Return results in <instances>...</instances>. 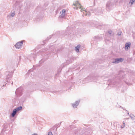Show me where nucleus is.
I'll use <instances>...</instances> for the list:
<instances>
[{
	"instance_id": "20e7f679",
	"label": "nucleus",
	"mask_w": 135,
	"mask_h": 135,
	"mask_svg": "<svg viewBox=\"0 0 135 135\" xmlns=\"http://www.w3.org/2000/svg\"><path fill=\"white\" fill-rule=\"evenodd\" d=\"M65 10L64 9L62 10V12H60L61 14L59 16V17L61 18H64L65 15Z\"/></svg>"
},
{
	"instance_id": "f257e3e1",
	"label": "nucleus",
	"mask_w": 135,
	"mask_h": 135,
	"mask_svg": "<svg viewBox=\"0 0 135 135\" xmlns=\"http://www.w3.org/2000/svg\"><path fill=\"white\" fill-rule=\"evenodd\" d=\"M112 4L110 1H108L106 4V9L107 10L109 11H110L112 7Z\"/></svg>"
},
{
	"instance_id": "0eeeda50",
	"label": "nucleus",
	"mask_w": 135,
	"mask_h": 135,
	"mask_svg": "<svg viewBox=\"0 0 135 135\" xmlns=\"http://www.w3.org/2000/svg\"><path fill=\"white\" fill-rule=\"evenodd\" d=\"M80 45H79L75 47V50L76 52H78L79 51V49L80 48Z\"/></svg>"
},
{
	"instance_id": "f3484780",
	"label": "nucleus",
	"mask_w": 135,
	"mask_h": 135,
	"mask_svg": "<svg viewBox=\"0 0 135 135\" xmlns=\"http://www.w3.org/2000/svg\"><path fill=\"white\" fill-rule=\"evenodd\" d=\"M122 33V32H119V33H120V34H121V33Z\"/></svg>"
},
{
	"instance_id": "f03ea898",
	"label": "nucleus",
	"mask_w": 135,
	"mask_h": 135,
	"mask_svg": "<svg viewBox=\"0 0 135 135\" xmlns=\"http://www.w3.org/2000/svg\"><path fill=\"white\" fill-rule=\"evenodd\" d=\"M23 41H21L17 42L15 45V46L16 48L17 49H19L22 46V45Z\"/></svg>"
},
{
	"instance_id": "2eb2a0df",
	"label": "nucleus",
	"mask_w": 135,
	"mask_h": 135,
	"mask_svg": "<svg viewBox=\"0 0 135 135\" xmlns=\"http://www.w3.org/2000/svg\"><path fill=\"white\" fill-rule=\"evenodd\" d=\"M48 135H53L52 133L51 132L48 133Z\"/></svg>"
},
{
	"instance_id": "f8f14e48",
	"label": "nucleus",
	"mask_w": 135,
	"mask_h": 135,
	"mask_svg": "<svg viewBox=\"0 0 135 135\" xmlns=\"http://www.w3.org/2000/svg\"><path fill=\"white\" fill-rule=\"evenodd\" d=\"M130 116L131 118H132L133 119V117H134V116L132 114H131Z\"/></svg>"
},
{
	"instance_id": "aec40b11",
	"label": "nucleus",
	"mask_w": 135,
	"mask_h": 135,
	"mask_svg": "<svg viewBox=\"0 0 135 135\" xmlns=\"http://www.w3.org/2000/svg\"><path fill=\"white\" fill-rule=\"evenodd\" d=\"M88 15L89 16V15Z\"/></svg>"
},
{
	"instance_id": "a211bd4d",
	"label": "nucleus",
	"mask_w": 135,
	"mask_h": 135,
	"mask_svg": "<svg viewBox=\"0 0 135 135\" xmlns=\"http://www.w3.org/2000/svg\"><path fill=\"white\" fill-rule=\"evenodd\" d=\"M32 135H37V134H32Z\"/></svg>"
},
{
	"instance_id": "7ed1b4c3",
	"label": "nucleus",
	"mask_w": 135,
	"mask_h": 135,
	"mask_svg": "<svg viewBox=\"0 0 135 135\" xmlns=\"http://www.w3.org/2000/svg\"><path fill=\"white\" fill-rule=\"evenodd\" d=\"M73 5L75 6V7H74V8H75L76 9H77L79 8L80 9H82L80 4L78 2H76L75 3H74Z\"/></svg>"
},
{
	"instance_id": "1a4fd4ad",
	"label": "nucleus",
	"mask_w": 135,
	"mask_h": 135,
	"mask_svg": "<svg viewBox=\"0 0 135 135\" xmlns=\"http://www.w3.org/2000/svg\"><path fill=\"white\" fill-rule=\"evenodd\" d=\"M135 0H130L129 4L131 5H132L135 2Z\"/></svg>"
},
{
	"instance_id": "dca6fc26",
	"label": "nucleus",
	"mask_w": 135,
	"mask_h": 135,
	"mask_svg": "<svg viewBox=\"0 0 135 135\" xmlns=\"http://www.w3.org/2000/svg\"><path fill=\"white\" fill-rule=\"evenodd\" d=\"M123 124L124 125H123V127H122V126H121V128H123L125 126V123L124 122H123Z\"/></svg>"
},
{
	"instance_id": "ddd939ff",
	"label": "nucleus",
	"mask_w": 135,
	"mask_h": 135,
	"mask_svg": "<svg viewBox=\"0 0 135 135\" xmlns=\"http://www.w3.org/2000/svg\"><path fill=\"white\" fill-rule=\"evenodd\" d=\"M108 34H111L112 33V31L110 30H109L108 31Z\"/></svg>"
},
{
	"instance_id": "9b49d317",
	"label": "nucleus",
	"mask_w": 135,
	"mask_h": 135,
	"mask_svg": "<svg viewBox=\"0 0 135 135\" xmlns=\"http://www.w3.org/2000/svg\"><path fill=\"white\" fill-rule=\"evenodd\" d=\"M15 14V11H13V12H11V16L12 17H13Z\"/></svg>"
},
{
	"instance_id": "39448f33",
	"label": "nucleus",
	"mask_w": 135,
	"mask_h": 135,
	"mask_svg": "<svg viewBox=\"0 0 135 135\" xmlns=\"http://www.w3.org/2000/svg\"><path fill=\"white\" fill-rule=\"evenodd\" d=\"M131 43L130 42L127 43L125 44V50H127L129 48Z\"/></svg>"
},
{
	"instance_id": "6e6552de",
	"label": "nucleus",
	"mask_w": 135,
	"mask_h": 135,
	"mask_svg": "<svg viewBox=\"0 0 135 135\" xmlns=\"http://www.w3.org/2000/svg\"><path fill=\"white\" fill-rule=\"evenodd\" d=\"M17 111L16 109H15L13 110V112L12 113V115L13 117H14L16 114Z\"/></svg>"
},
{
	"instance_id": "9d476101",
	"label": "nucleus",
	"mask_w": 135,
	"mask_h": 135,
	"mask_svg": "<svg viewBox=\"0 0 135 135\" xmlns=\"http://www.w3.org/2000/svg\"><path fill=\"white\" fill-rule=\"evenodd\" d=\"M22 109V107H19L15 109L17 110V112L18 111L21 110Z\"/></svg>"
},
{
	"instance_id": "6ab92c4d",
	"label": "nucleus",
	"mask_w": 135,
	"mask_h": 135,
	"mask_svg": "<svg viewBox=\"0 0 135 135\" xmlns=\"http://www.w3.org/2000/svg\"><path fill=\"white\" fill-rule=\"evenodd\" d=\"M74 105H73V107H74Z\"/></svg>"
},
{
	"instance_id": "423d86ee",
	"label": "nucleus",
	"mask_w": 135,
	"mask_h": 135,
	"mask_svg": "<svg viewBox=\"0 0 135 135\" xmlns=\"http://www.w3.org/2000/svg\"><path fill=\"white\" fill-rule=\"evenodd\" d=\"M80 11L81 12L84 11V12H83V16H84V15L86 16L87 15V12L86 10H84L83 9H82Z\"/></svg>"
},
{
	"instance_id": "4468645a",
	"label": "nucleus",
	"mask_w": 135,
	"mask_h": 135,
	"mask_svg": "<svg viewBox=\"0 0 135 135\" xmlns=\"http://www.w3.org/2000/svg\"><path fill=\"white\" fill-rule=\"evenodd\" d=\"M123 59L122 58L119 59V61H123Z\"/></svg>"
}]
</instances>
